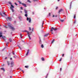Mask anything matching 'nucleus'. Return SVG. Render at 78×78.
<instances>
[{
	"mask_svg": "<svg viewBox=\"0 0 78 78\" xmlns=\"http://www.w3.org/2000/svg\"><path fill=\"white\" fill-rule=\"evenodd\" d=\"M2 31H0V37H2L3 39H4V40H5V39H6V37L5 36H3L2 35Z\"/></svg>",
	"mask_w": 78,
	"mask_h": 78,
	"instance_id": "obj_1",
	"label": "nucleus"
},
{
	"mask_svg": "<svg viewBox=\"0 0 78 78\" xmlns=\"http://www.w3.org/2000/svg\"><path fill=\"white\" fill-rule=\"evenodd\" d=\"M53 30H54V31H56V30H57V29L55 28H53V27H51V29L50 31H51V32H52L53 31Z\"/></svg>",
	"mask_w": 78,
	"mask_h": 78,
	"instance_id": "obj_2",
	"label": "nucleus"
},
{
	"mask_svg": "<svg viewBox=\"0 0 78 78\" xmlns=\"http://www.w3.org/2000/svg\"><path fill=\"white\" fill-rule=\"evenodd\" d=\"M9 28H10V29H12V30H15L14 27H12L10 25H8Z\"/></svg>",
	"mask_w": 78,
	"mask_h": 78,
	"instance_id": "obj_3",
	"label": "nucleus"
},
{
	"mask_svg": "<svg viewBox=\"0 0 78 78\" xmlns=\"http://www.w3.org/2000/svg\"><path fill=\"white\" fill-rule=\"evenodd\" d=\"M3 14H4V16L2 14V13H0V15L1 16H2V17H4L5 16H6V14H5V12H3Z\"/></svg>",
	"mask_w": 78,
	"mask_h": 78,
	"instance_id": "obj_4",
	"label": "nucleus"
},
{
	"mask_svg": "<svg viewBox=\"0 0 78 78\" xmlns=\"http://www.w3.org/2000/svg\"><path fill=\"white\" fill-rule=\"evenodd\" d=\"M27 20L28 21L29 20V23H30L31 22V18H27Z\"/></svg>",
	"mask_w": 78,
	"mask_h": 78,
	"instance_id": "obj_5",
	"label": "nucleus"
},
{
	"mask_svg": "<svg viewBox=\"0 0 78 78\" xmlns=\"http://www.w3.org/2000/svg\"><path fill=\"white\" fill-rule=\"evenodd\" d=\"M26 33H27V34L28 35V36L29 38V39H31V37H30V34H29V33H30L29 31H27V30Z\"/></svg>",
	"mask_w": 78,
	"mask_h": 78,
	"instance_id": "obj_6",
	"label": "nucleus"
},
{
	"mask_svg": "<svg viewBox=\"0 0 78 78\" xmlns=\"http://www.w3.org/2000/svg\"><path fill=\"white\" fill-rule=\"evenodd\" d=\"M7 21H8V20L11 21V18L8 17L7 18H6Z\"/></svg>",
	"mask_w": 78,
	"mask_h": 78,
	"instance_id": "obj_7",
	"label": "nucleus"
},
{
	"mask_svg": "<svg viewBox=\"0 0 78 78\" xmlns=\"http://www.w3.org/2000/svg\"><path fill=\"white\" fill-rule=\"evenodd\" d=\"M22 5H23V6H24V7H26L27 6V5L23 3H22Z\"/></svg>",
	"mask_w": 78,
	"mask_h": 78,
	"instance_id": "obj_8",
	"label": "nucleus"
},
{
	"mask_svg": "<svg viewBox=\"0 0 78 78\" xmlns=\"http://www.w3.org/2000/svg\"><path fill=\"white\" fill-rule=\"evenodd\" d=\"M29 51H30V50L28 49L27 50V53L26 54V56H28V53H29Z\"/></svg>",
	"mask_w": 78,
	"mask_h": 78,
	"instance_id": "obj_9",
	"label": "nucleus"
},
{
	"mask_svg": "<svg viewBox=\"0 0 78 78\" xmlns=\"http://www.w3.org/2000/svg\"><path fill=\"white\" fill-rule=\"evenodd\" d=\"M61 11H62V9H60L58 11L59 13H60Z\"/></svg>",
	"mask_w": 78,
	"mask_h": 78,
	"instance_id": "obj_10",
	"label": "nucleus"
},
{
	"mask_svg": "<svg viewBox=\"0 0 78 78\" xmlns=\"http://www.w3.org/2000/svg\"><path fill=\"white\" fill-rule=\"evenodd\" d=\"M11 7H10V8L11 9V8H14V7L12 5H11Z\"/></svg>",
	"mask_w": 78,
	"mask_h": 78,
	"instance_id": "obj_11",
	"label": "nucleus"
},
{
	"mask_svg": "<svg viewBox=\"0 0 78 78\" xmlns=\"http://www.w3.org/2000/svg\"><path fill=\"white\" fill-rule=\"evenodd\" d=\"M48 34H49V33L45 34L44 36V37H47L48 36Z\"/></svg>",
	"mask_w": 78,
	"mask_h": 78,
	"instance_id": "obj_12",
	"label": "nucleus"
},
{
	"mask_svg": "<svg viewBox=\"0 0 78 78\" xmlns=\"http://www.w3.org/2000/svg\"><path fill=\"white\" fill-rule=\"evenodd\" d=\"M9 40L10 42H12V40L11 39V38H9Z\"/></svg>",
	"mask_w": 78,
	"mask_h": 78,
	"instance_id": "obj_13",
	"label": "nucleus"
},
{
	"mask_svg": "<svg viewBox=\"0 0 78 78\" xmlns=\"http://www.w3.org/2000/svg\"><path fill=\"white\" fill-rule=\"evenodd\" d=\"M24 12H25V14H27V11L26 10L24 9Z\"/></svg>",
	"mask_w": 78,
	"mask_h": 78,
	"instance_id": "obj_14",
	"label": "nucleus"
},
{
	"mask_svg": "<svg viewBox=\"0 0 78 78\" xmlns=\"http://www.w3.org/2000/svg\"><path fill=\"white\" fill-rule=\"evenodd\" d=\"M1 70H3L4 71H5V69H4V68H1Z\"/></svg>",
	"mask_w": 78,
	"mask_h": 78,
	"instance_id": "obj_15",
	"label": "nucleus"
},
{
	"mask_svg": "<svg viewBox=\"0 0 78 78\" xmlns=\"http://www.w3.org/2000/svg\"><path fill=\"white\" fill-rule=\"evenodd\" d=\"M25 68H27V69H28V67H29V66H25Z\"/></svg>",
	"mask_w": 78,
	"mask_h": 78,
	"instance_id": "obj_16",
	"label": "nucleus"
},
{
	"mask_svg": "<svg viewBox=\"0 0 78 78\" xmlns=\"http://www.w3.org/2000/svg\"><path fill=\"white\" fill-rule=\"evenodd\" d=\"M14 62H12L11 63V65H14Z\"/></svg>",
	"mask_w": 78,
	"mask_h": 78,
	"instance_id": "obj_17",
	"label": "nucleus"
},
{
	"mask_svg": "<svg viewBox=\"0 0 78 78\" xmlns=\"http://www.w3.org/2000/svg\"><path fill=\"white\" fill-rule=\"evenodd\" d=\"M4 27H5V28H8V26H4Z\"/></svg>",
	"mask_w": 78,
	"mask_h": 78,
	"instance_id": "obj_18",
	"label": "nucleus"
},
{
	"mask_svg": "<svg viewBox=\"0 0 78 78\" xmlns=\"http://www.w3.org/2000/svg\"><path fill=\"white\" fill-rule=\"evenodd\" d=\"M55 41V39H53V40L52 41V42H51V43H52V44H53V43Z\"/></svg>",
	"mask_w": 78,
	"mask_h": 78,
	"instance_id": "obj_19",
	"label": "nucleus"
},
{
	"mask_svg": "<svg viewBox=\"0 0 78 78\" xmlns=\"http://www.w3.org/2000/svg\"><path fill=\"white\" fill-rule=\"evenodd\" d=\"M8 3H9V4L10 5H12V3L10 2H9Z\"/></svg>",
	"mask_w": 78,
	"mask_h": 78,
	"instance_id": "obj_20",
	"label": "nucleus"
},
{
	"mask_svg": "<svg viewBox=\"0 0 78 78\" xmlns=\"http://www.w3.org/2000/svg\"><path fill=\"white\" fill-rule=\"evenodd\" d=\"M18 2H19L20 4H22V3L20 1H18Z\"/></svg>",
	"mask_w": 78,
	"mask_h": 78,
	"instance_id": "obj_21",
	"label": "nucleus"
},
{
	"mask_svg": "<svg viewBox=\"0 0 78 78\" xmlns=\"http://www.w3.org/2000/svg\"><path fill=\"white\" fill-rule=\"evenodd\" d=\"M25 17H28V15H27V14H26L25 15Z\"/></svg>",
	"mask_w": 78,
	"mask_h": 78,
	"instance_id": "obj_22",
	"label": "nucleus"
},
{
	"mask_svg": "<svg viewBox=\"0 0 78 78\" xmlns=\"http://www.w3.org/2000/svg\"><path fill=\"white\" fill-rule=\"evenodd\" d=\"M41 59H42V61H44V58H43V57H42L41 58Z\"/></svg>",
	"mask_w": 78,
	"mask_h": 78,
	"instance_id": "obj_23",
	"label": "nucleus"
},
{
	"mask_svg": "<svg viewBox=\"0 0 78 78\" xmlns=\"http://www.w3.org/2000/svg\"><path fill=\"white\" fill-rule=\"evenodd\" d=\"M60 21L61 22H64V20H60Z\"/></svg>",
	"mask_w": 78,
	"mask_h": 78,
	"instance_id": "obj_24",
	"label": "nucleus"
},
{
	"mask_svg": "<svg viewBox=\"0 0 78 78\" xmlns=\"http://www.w3.org/2000/svg\"><path fill=\"white\" fill-rule=\"evenodd\" d=\"M7 62L8 63V66H9V62L7 61Z\"/></svg>",
	"mask_w": 78,
	"mask_h": 78,
	"instance_id": "obj_25",
	"label": "nucleus"
},
{
	"mask_svg": "<svg viewBox=\"0 0 78 78\" xmlns=\"http://www.w3.org/2000/svg\"><path fill=\"white\" fill-rule=\"evenodd\" d=\"M41 48H44V45H43V44H41Z\"/></svg>",
	"mask_w": 78,
	"mask_h": 78,
	"instance_id": "obj_26",
	"label": "nucleus"
},
{
	"mask_svg": "<svg viewBox=\"0 0 78 78\" xmlns=\"http://www.w3.org/2000/svg\"><path fill=\"white\" fill-rule=\"evenodd\" d=\"M27 2H29V3H31L30 0H28Z\"/></svg>",
	"mask_w": 78,
	"mask_h": 78,
	"instance_id": "obj_27",
	"label": "nucleus"
},
{
	"mask_svg": "<svg viewBox=\"0 0 78 78\" xmlns=\"http://www.w3.org/2000/svg\"><path fill=\"white\" fill-rule=\"evenodd\" d=\"M49 16H51V13H49Z\"/></svg>",
	"mask_w": 78,
	"mask_h": 78,
	"instance_id": "obj_28",
	"label": "nucleus"
},
{
	"mask_svg": "<svg viewBox=\"0 0 78 78\" xmlns=\"http://www.w3.org/2000/svg\"><path fill=\"white\" fill-rule=\"evenodd\" d=\"M20 37H21V38H22V34H20Z\"/></svg>",
	"mask_w": 78,
	"mask_h": 78,
	"instance_id": "obj_29",
	"label": "nucleus"
},
{
	"mask_svg": "<svg viewBox=\"0 0 78 78\" xmlns=\"http://www.w3.org/2000/svg\"><path fill=\"white\" fill-rule=\"evenodd\" d=\"M76 17V14H75L74 16V19H75Z\"/></svg>",
	"mask_w": 78,
	"mask_h": 78,
	"instance_id": "obj_30",
	"label": "nucleus"
},
{
	"mask_svg": "<svg viewBox=\"0 0 78 78\" xmlns=\"http://www.w3.org/2000/svg\"><path fill=\"white\" fill-rule=\"evenodd\" d=\"M9 44V43H7L6 44V46H7V47H8V44Z\"/></svg>",
	"mask_w": 78,
	"mask_h": 78,
	"instance_id": "obj_31",
	"label": "nucleus"
},
{
	"mask_svg": "<svg viewBox=\"0 0 78 78\" xmlns=\"http://www.w3.org/2000/svg\"><path fill=\"white\" fill-rule=\"evenodd\" d=\"M11 9L12 10V12H14V10H13V9L11 8Z\"/></svg>",
	"mask_w": 78,
	"mask_h": 78,
	"instance_id": "obj_32",
	"label": "nucleus"
},
{
	"mask_svg": "<svg viewBox=\"0 0 78 78\" xmlns=\"http://www.w3.org/2000/svg\"><path fill=\"white\" fill-rule=\"evenodd\" d=\"M21 9H22V10H23V8L22 7H20Z\"/></svg>",
	"mask_w": 78,
	"mask_h": 78,
	"instance_id": "obj_33",
	"label": "nucleus"
},
{
	"mask_svg": "<svg viewBox=\"0 0 78 78\" xmlns=\"http://www.w3.org/2000/svg\"><path fill=\"white\" fill-rule=\"evenodd\" d=\"M11 67H13V66L14 65H11Z\"/></svg>",
	"mask_w": 78,
	"mask_h": 78,
	"instance_id": "obj_34",
	"label": "nucleus"
},
{
	"mask_svg": "<svg viewBox=\"0 0 78 78\" xmlns=\"http://www.w3.org/2000/svg\"><path fill=\"white\" fill-rule=\"evenodd\" d=\"M15 4L16 5V6H17V3H16V2H15Z\"/></svg>",
	"mask_w": 78,
	"mask_h": 78,
	"instance_id": "obj_35",
	"label": "nucleus"
},
{
	"mask_svg": "<svg viewBox=\"0 0 78 78\" xmlns=\"http://www.w3.org/2000/svg\"><path fill=\"white\" fill-rule=\"evenodd\" d=\"M62 59V58H61L59 60V61H61Z\"/></svg>",
	"mask_w": 78,
	"mask_h": 78,
	"instance_id": "obj_36",
	"label": "nucleus"
},
{
	"mask_svg": "<svg viewBox=\"0 0 78 78\" xmlns=\"http://www.w3.org/2000/svg\"><path fill=\"white\" fill-rule=\"evenodd\" d=\"M29 30H30V31L31 30V27H29Z\"/></svg>",
	"mask_w": 78,
	"mask_h": 78,
	"instance_id": "obj_37",
	"label": "nucleus"
},
{
	"mask_svg": "<svg viewBox=\"0 0 78 78\" xmlns=\"http://www.w3.org/2000/svg\"><path fill=\"white\" fill-rule=\"evenodd\" d=\"M19 48H20V50H21V48L19 46Z\"/></svg>",
	"mask_w": 78,
	"mask_h": 78,
	"instance_id": "obj_38",
	"label": "nucleus"
},
{
	"mask_svg": "<svg viewBox=\"0 0 78 78\" xmlns=\"http://www.w3.org/2000/svg\"><path fill=\"white\" fill-rule=\"evenodd\" d=\"M5 48H6V47L4 48V49L2 50V51H3V50H5Z\"/></svg>",
	"mask_w": 78,
	"mask_h": 78,
	"instance_id": "obj_39",
	"label": "nucleus"
},
{
	"mask_svg": "<svg viewBox=\"0 0 78 78\" xmlns=\"http://www.w3.org/2000/svg\"><path fill=\"white\" fill-rule=\"evenodd\" d=\"M27 30H24L23 31V32H26V31H27Z\"/></svg>",
	"mask_w": 78,
	"mask_h": 78,
	"instance_id": "obj_40",
	"label": "nucleus"
},
{
	"mask_svg": "<svg viewBox=\"0 0 78 78\" xmlns=\"http://www.w3.org/2000/svg\"><path fill=\"white\" fill-rule=\"evenodd\" d=\"M32 14L33 15L34 14V12H32Z\"/></svg>",
	"mask_w": 78,
	"mask_h": 78,
	"instance_id": "obj_41",
	"label": "nucleus"
},
{
	"mask_svg": "<svg viewBox=\"0 0 78 78\" xmlns=\"http://www.w3.org/2000/svg\"><path fill=\"white\" fill-rule=\"evenodd\" d=\"M76 21H74V23H75H75H76Z\"/></svg>",
	"mask_w": 78,
	"mask_h": 78,
	"instance_id": "obj_42",
	"label": "nucleus"
},
{
	"mask_svg": "<svg viewBox=\"0 0 78 78\" xmlns=\"http://www.w3.org/2000/svg\"><path fill=\"white\" fill-rule=\"evenodd\" d=\"M57 16H58L57 15H55V17H57Z\"/></svg>",
	"mask_w": 78,
	"mask_h": 78,
	"instance_id": "obj_43",
	"label": "nucleus"
},
{
	"mask_svg": "<svg viewBox=\"0 0 78 78\" xmlns=\"http://www.w3.org/2000/svg\"><path fill=\"white\" fill-rule=\"evenodd\" d=\"M58 7H57L56 9H58Z\"/></svg>",
	"mask_w": 78,
	"mask_h": 78,
	"instance_id": "obj_44",
	"label": "nucleus"
},
{
	"mask_svg": "<svg viewBox=\"0 0 78 78\" xmlns=\"http://www.w3.org/2000/svg\"><path fill=\"white\" fill-rule=\"evenodd\" d=\"M61 70H62V68H60V71H61Z\"/></svg>",
	"mask_w": 78,
	"mask_h": 78,
	"instance_id": "obj_45",
	"label": "nucleus"
},
{
	"mask_svg": "<svg viewBox=\"0 0 78 78\" xmlns=\"http://www.w3.org/2000/svg\"><path fill=\"white\" fill-rule=\"evenodd\" d=\"M34 1L35 2H36V1H37V0H34Z\"/></svg>",
	"mask_w": 78,
	"mask_h": 78,
	"instance_id": "obj_46",
	"label": "nucleus"
},
{
	"mask_svg": "<svg viewBox=\"0 0 78 78\" xmlns=\"http://www.w3.org/2000/svg\"><path fill=\"white\" fill-rule=\"evenodd\" d=\"M55 17V16L54 15H53L52 17Z\"/></svg>",
	"mask_w": 78,
	"mask_h": 78,
	"instance_id": "obj_47",
	"label": "nucleus"
},
{
	"mask_svg": "<svg viewBox=\"0 0 78 78\" xmlns=\"http://www.w3.org/2000/svg\"><path fill=\"white\" fill-rule=\"evenodd\" d=\"M64 56V54H63V55H62V56L63 57Z\"/></svg>",
	"mask_w": 78,
	"mask_h": 78,
	"instance_id": "obj_48",
	"label": "nucleus"
},
{
	"mask_svg": "<svg viewBox=\"0 0 78 78\" xmlns=\"http://www.w3.org/2000/svg\"><path fill=\"white\" fill-rule=\"evenodd\" d=\"M33 30H34V29L33 28H32V31H33Z\"/></svg>",
	"mask_w": 78,
	"mask_h": 78,
	"instance_id": "obj_49",
	"label": "nucleus"
},
{
	"mask_svg": "<svg viewBox=\"0 0 78 78\" xmlns=\"http://www.w3.org/2000/svg\"><path fill=\"white\" fill-rule=\"evenodd\" d=\"M10 60H12V58H10Z\"/></svg>",
	"mask_w": 78,
	"mask_h": 78,
	"instance_id": "obj_50",
	"label": "nucleus"
},
{
	"mask_svg": "<svg viewBox=\"0 0 78 78\" xmlns=\"http://www.w3.org/2000/svg\"><path fill=\"white\" fill-rule=\"evenodd\" d=\"M7 59V57H5V59Z\"/></svg>",
	"mask_w": 78,
	"mask_h": 78,
	"instance_id": "obj_51",
	"label": "nucleus"
},
{
	"mask_svg": "<svg viewBox=\"0 0 78 78\" xmlns=\"http://www.w3.org/2000/svg\"><path fill=\"white\" fill-rule=\"evenodd\" d=\"M42 25H43V24H44V21H43V23H42Z\"/></svg>",
	"mask_w": 78,
	"mask_h": 78,
	"instance_id": "obj_52",
	"label": "nucleus"
},
{
	"mask_svg": "<svg viewBox=\"0 0 78 78\" xmlns=\"http://www.w3.org/2000/svg\"><path fill=\"white\" fill-rule=\"evenodd\" d=\"M13 57H14V58H16V56H14Z\"/></svg>",
	"mask_w": 78,
	"mask_h": 78,
	"instance_id": "obj_53",
	"label": "nucleus"
},
{
	"mask_svg": "<svg viewBox=\"0 0 78 78\" xmlns=\"http://www.w3.org/2000/svg\"><path fill=\"white\" fill-rule=\"evenodd\" d=\"M22 41V42H25V41L24 40Z\"/></svg>",
	"mask_w": 78,
	"mask_h": 78,
	"instance_id": "obj_54",
	"label": "nucleus"
},
{
	"mask_svg": "<svg viewBox=\"0 0 78 78\" xmlns=\"http://www.w3.org/2000/svg\"><path fill=\"white\" fill-rule=\"evenodd\" d=\"M20 69V70H22V69Z\"/></svg>",
	"mask_w": 78,
	"mask_h": 78,
	"instance_id": "obj_55",
	"label": "nucleus"
},
{
	"mask_svg": "<svg viewBox=\"0 0 78 78\" xmlns=\"http://www.w3.org/2000/svg\"><path fill=\"white\" fill-rule=\"evenodd\" d=\"M21 71H22V72H24V71L23 70H21Z\"/></svg>",
	"mask_w": 78,
	"mask_h": 78,
	"instance_id": "obj_56",
	"label": "nucleus"
},
{
	"mask_svg": "<svg viewBox=\"0 0 78 78\" xmlns=\"http://www.w3.org/2000/svg\"><path fill=\"white\" fill-rule=\"evenodd\" d=\"M20 12H21V13H22V11H20Z\"/></svg>",
	"mask_w": 78,
	"mask_h": 78,
	"instance_id": "obj_57",
	"label": "nucleus"
},
{
	"mask_svg": "<svg viewBox=\"0 0 78 78\" xmlns=\"http://www.w3.org/2000/svg\"><path fill=\"white\" fill-rule=\"evenodd\" d=\"M51 34H53V32H51Z\"/></svg>",
	"mask_w": 78,
	"mask_h": 78,
	"instance_id": "obj_58",
	"label": "nucleus"
},
{
	"mask_svg": "<svg viewBox=\"0 0 78 78\" xmlns=\"http://www.w3.org/2000/svg\"><path fill=\"white\" fill-rule=\"evenodd\" d=\"M60 0H58V2H59V1H60Z\"/></svg>",
	"mask_w": 78,
	"mask_h": 78,
	"instance_id": "obj_59",
	"label": "nucleus"
},
{
	"mask_svg": "<svg viewBox=\"0 0 78 78\" xmlns=\"http://www.w3.org/2000/svg\"><path fill=\"white\" fill-rule=\"evenodd\" d=\"M13 55H15L14 53V52H13Z\"/></svg>",
	"mask_w": 78,
	"mask_h": 78,
	"instance_id": "obj_60",
	"label": "nucleus"
},
{
	"mask_svg": "<svg viewBox=\"0 0 78 78\" xmlns=\"http://www.w3.org/2000/svg\"><path fill=\"white\" fill-rule=\"evenodd\" d=\"M10 78H12V76H10Z\"/></svg>",
	"mask_w": 78,
	"mask_h": 78,
	"instance_id": "obj_61",
	"label": "nucleus"
},
{
	"mask_svg": "<svg viewBox=\"0 0 78 78\" xmlns=\"http://www.w3.org/2000/svg\"><path fill=\"white\" fill-rule=\"evenodd\" d=\"M0 30H1V28L0 27Z\"/></svg>",
	"mask_w": 78,
	"mask_h": 78,
	"instance_id": "obj_62",
	"label": "nucleus"
},
{
	"mask_svg": "<svg viewBox=\"0 0 78 78\" xmlns=\"http://www.w3.org/2000/svg\"><path fill=\"white\" fill-rule=\"evenodd\" d=\"M23 73H24V71L23 72Z\"/></svg>",
	"mask_w": 78,
	"mask_h": 78,
	"instance_id": "obj_63",
	"label": "nucleus"
},
{
	"mask_svg": "<svg viewBox=\"0 0 78 78\" xmlns=\"http://www.w3.org/2000/svg\"><path fill=\"white\" fill-rule=\"evenodd\" d=\"M76 36H77V34L76 35Z\"/></svg>",
	"mask_w": 78,
	"mask_h": 78,
	"instance_id": "obj_64",
	"label": "nucleus"
}]
</instances>
